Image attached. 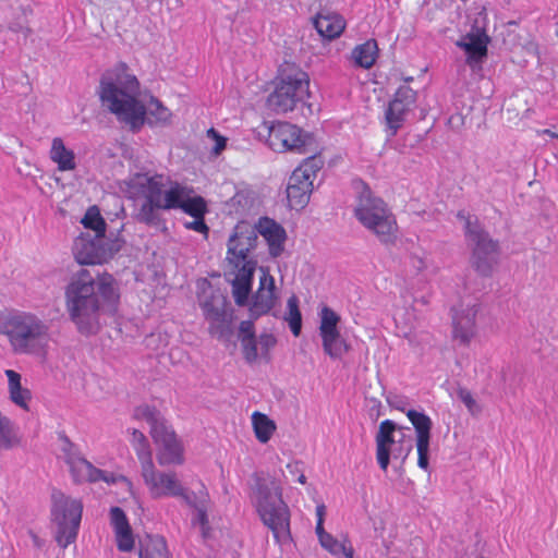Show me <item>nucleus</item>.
I'll list each match as a JSON object with an SVG mask.
<instances>
[{"label":"nucleus","mask_w":558,"mask_h":558,"mask_svg":"<svg viewBox=\"0 0 558 558\" xmlns=\"http://www.w3.org/2000/svg\"><path fill=\"white\" fill-rule=\"evenodd\" d=\"M140 83L131 74L125 63H120L107 80V102L110 111L120 123L132 132H138L146 120L148 124H167L171 121V111L160 100L151 97L146 107L137 98Z\"/></svg>","instance_id":"obj_1"},{"label":"nucleus","mask_w":558,"mask_h":558,"mask_svg":"<svg viewBox=\"0 0 558 558\" xmlns=\"http://www.w3.org/2000/svg\"><path fill=\"white\" fill-rule=\"evenodd\" d=\"M95 278L99 288L105 287V278L99 272L93 274L89 269H82L65 292L68 311L83 333H93L100 328Z\"/></svg>","instance_id":"obj_2"},{"label":"nucleus","mask_w":558,"mask_h":558,"mask_svg":"<svg viewBox=\"0 0 558 558\" xmlns=\"http://www.w3.org/2000/svg\"><path fill=\"white\" fill-rule=\"evenodd\" d=\"M0 333L8 338L14 353L37 354L48 343L49 327L35 314L15 312L1 318Z\"/></svg>","instance_id":"obj_3"},{"label":"nucleus","mask_w":558,"mask_h":558,"mask_svg":"<svg viewBox=\"0 0 558 558\" xmlns=\"http://www.w3.org/2000/svg\"><path fill=\"white\" fill-rule=\"evenodd\" d=\"M252 502L262 522L272 532L277 543L291 539L290 510L282 499L281 487L275 482L258 481Z\"/></svg>","instance_id":"obj_4"},{"label":"nucleus","mask_w":558,"mask_h":558,"mask_svg":"<svg viewBox=\"0 0 558 558\" xmlns=\"http://www.w3.org/2000/svg\"><path fill=\"white\" fill-rule=\"evenodd\" d=\"M356 219L384 244H393L398 238V223L387 204L376 197L366 185L360 192L354 209Z\"/></svg>","instance_id":"obj_5"},{"label":"nucleus","mask_w":558,"mask_h":558,"mask_svg":"<svg viewBox=\"0 0 558 558\" xmlns=\"http://www.w3.org/2000/svg\"><path fill=\"white\" fill-rule=\"evenodd\" d=\"M134 417L136 420H144L149 424V434L156 445L157 461L161 466L181 465L184 463L182 441L155 408L149 405L137 407L134 410Z\"/></svg>","instance_id":"obj_6"},{"label":"nucleus","mask_w":558,"mask_h":558,"mask_svg":"<svg viewBox=\"0 0 558 558\" xmlns=\"http://www.w3.org/2000/svg\"><path fill=\"white\" fill-rule=\"evenodd\" d=\"M308 89L307 73L295 64L287 63L279 70L275 89L269 94L267 105L276 113H287L294 110L298 102L308 96Z\"/></svg>","instance_id":"obj_7"},{"label":"nucleus","mask_w":558,"mask_h":558,"mask_svg":"<svg viewBox=\"0 0 558 558\" xmlns=\"http://www.w3.org/2000/svg\"><path fill=\"white\" fill-rule=\"evenodd\" d=\"M83 513V504L61 492H53L51 522L54 526V541L66 548L76 541Z\"/></svg>","instance_id":"obj_8"},{"label":"nucleus","mask_w":558,"mask_h":558,"mask_svg":"<svg viewBox=\"0 0 558 558\" xmlns=\"http://www.w3.org/2000/svg\"><path fill=\"white\" fill-rule=\"evenodd\" d=\"M458 218L464 221V233L473 246L472 265L477 272L483 276L490 275L494 265L497 264L499 254V245L497 241L489 238L488 233L484 231L477 220L472 221L469 215L464 211L458 213Z\"/></svg>","instance_id":"obj_9"},{"label":"nucleus","mask_w":558,"mask_h":558,"mask_svg":"<svg viewBox=\"0 0 558 558\" xmlns=\"http://www.w3.org/2000/svg\"><path fill=\"white\" fill-rule=\"evenodd\" d=\"M324 160L320 156L306 158L291 174L287 186V198L292 209L304 208L313 191V180L323 168Z\"/></svg>","instance_id":"obj_10"},{"label":"nucleus","mask_w":558,"mask_h":558,"mask_svg":"<svg viewBox=\"0 0 558 558\" xmlns=\"http://www.w3.org/2000/svg\"><path fill=\"white\" fill-rule=\"evenodd\" d=\"M141 475L151 498L180 497L186 504L192 505L187 490L175 472L158 471L153 463L141 470Z\"/></svg>","instance_id":"obj_11"},{"label":"nucleus","mask_w":558,"mask_h":558,"mask_svg":"<svg viewBox=\"0 0 558 558\" xmlns=\"http://www.w3.org/2000/svg\"><path fill=\"white\" fill-rule=\"evenodd\" d=\"M170 178L162 173H135L128 181V193L130 197H144L146 204L143 210L158 209L163 198L162 190L169 184Z\"/></svg>","instance_id":"obj_12"},{"label":"nucleus","mask_w":558,"mask_h":558,"mask_svg":"<svg viewBox=\"0 0 558 558\" xmlns=\"http://www.w3.org/2000/svg\"><path fill=\"white\" fill-rule=\"evenodd\" d=\"M396 429L397 425L395 422L385 420L380 422L378 433L375 437L376 460L383 471H387L391 456L395 459L401 458L404 460L412 449L410 445L404 447L403 438L399 440L395 439ZM402 437L404 436L402 435Z\"/></svg>","instance_id":"obj_13"},{"label":"nucleus","mask_w":558,"mask_h":558,"mask_svg":"<svg viewBox=\"0 0 558 558\" xmlns=\"http://www.w3.org/2000/svg\"><path fill=\"white\" fill-rule=\"evenodd\" d=\"M308 135L298 125L286 121H274L268 128V145L278 153H303Z\"/></svg>","instance_id":"obj_14"},{"label":"nucleus","mask_w":558,"mask_h":558,"mask_svg":"<svg viewBox=\"0 0 558 558\" xmlns=\"http://www.w3.org/2000/svg\"><path fill=\"white\" fill-rule=\"evenodd\" d=\"M62 453L75 483H95L104 478V472L85 459L78 448L66 438L63 441Z\"/></svg>","instance_id":"obj_15"},{"label":"nucleus","mask_w":558,"mask_h":558,"mask_svg":"<svg viewBox=\"0 0 558 558\" xmlns=\"http://www.w3.org/2000/svg\"><path fill=\"white\" fill-rule=\"evenodd\" d=\"M256 233L242 226H236L228 242L227 262L229 267L255 265L248 257V252L256 244Z\"/></svg>","instance_id":"obj_16"},{"label":"nucleus","mask_w":558,"mask_h":558,"mask_svg":"<svg viewBox=\"0 0 558 558\" xmlns=\"http://www.w3.org/2000/svg\"><path fill=\"white\" fill-rule=\"evenodd\" d=\"M415 101L416 92L408 85H402L396 90L385 111V120L390 135H396L403 125L407 113L414 106Z\"/></svg>","instance_id":"obj_17"},{"label":"nucleus","mask_w":558,"mask_h":558,"mask_svg":"<svg viewBox=\"0 0 558 558\" xmlns=\"http://www.w3.org/2000/svg\"><path fill=\"white\" fill-rule=\"evenodd\" d=\"M407 417L415 429V441L417 451V465L420 469L426 471L429 466V441L432 430V420L428 415L415 410H409Z\"/></svg>","instance_id":"obj_18"},{"label":"nucleus","mask_w":558,"mask_h":558,"mask_svg":"<svg viewBox=\"0 0 558 558\" xmlns=\"http://www.w3.org/2000/svg\"><path fill=\"white\" fill-rule=\"evenodd\" d=\"M74 256L81 265H102L105 235L82 233L74 242Z\"/></svg>","instance_id":"obj_19"},{"label":"nucleus","mask_w":558,"mask_h":558,"mask_svg":"<svg viewBox=\"0 0 558 558\" xmlns=\"http://www.w3.org/2000/svg\"><path fill=\"white\" fill-rule=\"evenodd\" d=\"M480 312V304L474 303L461 307L454 312L452 317V336L460 344L469 345L476 336V316Z\"/></svg>","instance_id":"obj_20"},{"label":"nucleus","mask_w":558,"mask_h":558,"mask_svg":"<svg viewBox=\"0 0 558 558\" xmlns=\"http://www.w3.org/2000/svg\"><path fill=\"white\" fill-rule=\"evenodd\" d=\"M255 265L229 267L227 276L232 287L234 302L239 306L246 305L252 291Z\"/></svg>","instance_id":"obj_21"},{"label":"nucleus","mask_w":558,"mask_h":558,"mask_svg":"<svg viewBox=\"0 0 558 558\" xmlns=\"http://www.w3.org/2000/svg\"><path fill=\"white\" fill-rule=\"evenodd\" d=\"M110 524L118 550L131 553L135 546V537L129 519L121 508L112 507L110 509Z\"/></svg>","instance_id":"obj_22"},{"label":"nucleus","mask_w":558,"mask_h":558,"mask_svg":"<svg viewBox=\"0 0 558 558\" xmlns=\"http://www.w3.org/2000/svg\"><path fill=\"white\" fill-rule=\"evenodd\" d=\"M256 230L267 242L269 254L272 257L280 256L287 240L284 228L269 217H260L256 223Z\"/></svg>","instance_id":"obj_23"},{"label":"nucleus","mask_w":558,"mask_h":558,"mask_svg":"<svg viewBox=\"0 0 558 558\" xmlns=\"http://www.w3.org/2000/svg\"><path fill=\"white\" fill-rule=\"evenodd\" d=\"M275 280L268 272H263L259 278V287L253 296L250 307L251 315L257 318L267 314L275 305Z\"/></svg>","instance_id":"obj_24"},{"label":"nucleus","mask_w":558,"mask_h":558,"mask_svg":"<svg viewBox=\"0 0 558 558\" xmlns=\"http://www.w3.org/2000/svg\"><path fill=\"white\" fill-rule=\"evenodd\" d=\"M318 34L328 40L339 37L345 28V21L338 14H318L314 19Z\"/></svg>","instance_id":"obj_25"},{"label":"nucleus","mask_w":558,"mask_h":558,"mask_svg":"<svg viewBox=\"0 0 558 558\" xmlns=\"http://www.w3.org/2000/svg\"><path fill=\"white\" fill-rule=\"evenodd\" d=\"M378 54L377 41L375 39H367L352 49L350 58L356 68L368 70L376 63Z\"/></svg>","instance_id":"obj_26"},{"label":"nucleus","mask_w":558,"mask_h":558,"mask_svg":"<svg viewBox=\"0 0 558 558\" xmlns=\"http://www.w3.org/2000/svg\"><path fill=\"white\" fill-rule=\"evenodd\" d=\"M192 193V189L179 183L178 181L170 180L168 184V190L165 192L163 198L158 209H181L182 204Z\"/></svg>","instance_id":"obj_27"},{"label":"nucleus","mask_w":558,"mask_h":558,"mask_svg":"<svg viewBox=\"0 0 558 558\" xmlns=\"http://www.w3.org/2000/svg\"><path fill=\"white\" fill-rule=\"evenodd\" d=\"M49 156L50 159L57 163L59 171H72L76 168L74 151L66 148L60 137L52 140Z\"/></svg>","instance_id":"obj_28"},{"label":"nucleus","mask_w":558,"mask_h":558,"mask_svg":"<svg viewBox=\"0 0 558 558\" xmlns=\"http://www.w3.org/2000/svg\"><path fill=\"white\" fill-rule=\"evenodd\" d=\"M8 388L11 401L24 410H28V403L32 399L31 391L23 388L21 384V375L13 371L7 369Z\"/></svg>","instance_id":"obj_29"},{"label":"nucleus","mask_w":558,"mask_h":558,"mask_svg":"<svg viewBox=\"0 0 558 558\" xmlns=\"http://www.w3.org/2000/svg\"><path fill=\"white\" fill-rule=\"evenodd\" d=\"M251 423L255 438L260 444H267L277 430L276 422L259 411L252 413Z\"/></svg>","instance_id":"obj_30"},{"label":"nucleus","mask_w":558,"mask_h":558,"mask_svg":"<svg viewBox=\"0 0 558 558\" xmlns=\"http://www.w3.org/2000/svg\"><path fill=\"white\" fill-rule=\"evenodd\" d=\"M130 442L140 461L141 470L154 463L150 445L141 430H132Z\"/></svg>","instance_id":"obj_31"},{"label":"nucleus","mask_w":558,"mask_h":558,"mask_svg":"<svg viewBox=\"0 0 558 558\" xmlns=\"http://www.w3.org/2000/svg\"><path fill=\"white\" fill-rule=\"evenodd\" d=\"M322 547L338 558H354V548L348 537L335 538L331 534L322 537Z\"/></svg>","instance_id":"obj_32"},{"label":"nucleus","mask_w":558,"mask_h":558,"mask_svg":"<svg viewBox=\"0 0 558 558\" xmlns=\"http://www.w3.org/2000/svg\"><path fill=\"white\" fill-rule=\"evenodd\" d=\"M140 558H171L166 539L148 535L141 546Z\"/></svg>","instance_id":"obj_33"},{"label":"nucleus","mask_w":558,"mask_h":558,"mask_svg":"<svg viewBox=\"0 0 558 558\" xmlns=\"http://www.w3.org/2000/svg\"><path fill=\"white\" fill-rule=\"evenodd\" d=\"M107 494L114 495L119 501L133 495L131 481L121 474H107Z\"/></svg>","instance_id":"obj_34"},{"label":"nucleus","mask_w":558,"mask_h":558,"mask_svg":"<svg viewBox=\"0 0 558 558\" xmlns=\"http://www.w3.org/2000/svg\"><path fill=\"white\" fill-rule=\"evenodd\" d=\"M320 338L324 352L331 359H340L350 350V345L340 332Z\"/></svg>","instance_id":"obj_35"},{"label":"nucleus","mask_w":558,"mask_h":558,"mask_svg":"<svg viewBox=\"0 0 558 558\" xmlns=\"http://www.w3.org/2000/svg\"><path fill=\"white\" fill-rule=\"evenodd\" d=\"M319 336H330L331 333L340 332L338 324L340 323V316L330 307L324 306L319 313Z\"/></svg>","instance_id":"obj_36"},{"label":"nucleus","mask_w":558,"mask_h":558,"mask_svg":"<svg viewBox=\"0 0 558 558\" xmlns=\"http://www.w3.org/2000/svg\"><path fill=\"white\" fill-rule=\"evenodd\" d=\"M81 223L85 229L93 230L95 234L105 235V219L100 214L98 206L94 205L88 207Z\"/></svg>","instance_id":"obj_37"},{"label":"nucleus","mask_w":558,"mask_h":558,"mask_svg":"<svg viewBox=\"0 0 558 558\" xmlns=\"http://www.w3.org/2000/svg\"><path fill=\"white\" fill-rule=\"evenodd\" d=\"M287 308L288 312L284 316V319L288 322L293 336L298 337L300 336L302 329V315L299 308V301L296 296L293 295L288 299Z\"/></svg>","instance_id":"obj_38"},{"label":"nucleus","mask_w":558,"mask_h":558,"mask_svg":"<svg viewBox=\"0 0 558 558\" xmlns=\"http://www.w3.org/2000/svg\"><path fill=\"white\" fill-rule=\"evenodd\" d=\"M181 210L193 218H201L207 213V204L199 195H189L182 204Z\"/></svg>","instance_id":"obj_39"},{"label":"nucleus","mask_w":558,"mask_h":558,"mask_svg":"<svg viewBox=\"0 0 558 558\" xmlns=\"http://www.w3.org/2000/svg\"><path fill=\"white\" fill-rule=\"evenodd\" d=\"M487 43L488 39L486 36H471L470 41L465 43L463 47L466 52L470 53L471 58L478 57L481 59L487 54Z\"/></svg>","instance_id":"obj_40"},{"label":"nucleus","mask_w":558,"mask_h":558,"mask_svg":"<svg viewBox=\"0 0 558 558\" xmlns=\"http://www.w3.org/2000/svg\"><path fill=\"white\" fill-rule=\"evenodd\" d=\"M201 494H202V506L197 507L196 521L201 525L203 536L206 537L209 532V521H208V517H207V512H206V508H205L204 504L208 499V493L204 486H203V490L201 492Z\"/></svg>","instance_id":"obj_41"},{"label":"nucleus","mask_w":558,"mask_h":558,"mask_svg":"<svg viewBox=\"0 0 558 558\" xmlns=\"http://www.w3.org/2000/svg\"><path fill=\"white\" fill-rule=\"evenodd\" d=\"M204 315L210 324H220L225 322L226 312L222 308L215 307L211 303L205 302L202 305Z\"/></svg>","instance_id":"obj_42"},{"label":"nucleus","mask_w":558,"mask_h":558,"mask_svg":"<svg viewBox=\"0 0 558 558\" xmlns=\"http://www.w3.org/2000/svg\"><path fill=\"white\" fill-rule=\"evenodd\" d=\"M459 399L463 402L471 414H475L480 411L476 400L472 392L465 388H460L458 391Z\"/></svg>","instance_id":"obj_43"},{"label":"nucleus","mask_w":558,"mask_h":558,"mask_svg":"<svg viewBox=\"0 0 558 558\" xmlns=\"http://www.w3.org/2000/svg\"><path fill=\"white\" fill-rule=\"evenodd\" d=\"M241 345H242L243 355H244L245 360L250 363L255 362L258 356L256 338L248 339V340H241Z\"/></svg>","instance_id":"obj_44"},{"label":"nucleus","mask_w":558,"mask_h":558,"mask_svg":"<svg viewBox=\"0 0 558 558\" xmlns=\"http://www.w3.org/2000/svg\"><path fill=\"white\" fill-rule=\"evenodd\" d=\"M207 137L215 141V146L213 147V153L215 155H220L221 151L227 146V138L220 135L214 128H210L206 132Z\"/></svg>","instance_id":"obj_45"},{"label":"nucleus","mask_w":558,"mask_h":558,"mask_svg":"<svg viewBox=\"0 0 558 558\" xmlns=\"http://www.w3.org/2000/svg\"><path fill=\"white\" fill-rule=\"evenodd\" d=\"M184 227L189 230H194L198 233H202L205 236H207L209 232V228L205 222V216H201V218H194L193 221L185 222Z\"/></svg>","instance_id":"obj_46"},{"label":"nucleus","mask_w":558,"mask_h":558,"mask_svg":"<svg viewBox=\"0 0 558 558\" xmlns=\"http://www.w3.org/2000/svg\"><path fill=\"white\" fill-rule=\"evenodd\" d=\"M240 341L255 339V327L252 320H243L240 324Z\"/></svg>","instance_id":"obj_47"},{"label":"nucleus","mask_w":558,"mask_h":558,"mask_svg":"<svg viewBox=\"0 0 558 558\" xmlns=\"http://www.w3.org/2000/svg\"><path fill=\"white\" fill-rule=\"evenodd\" d=\"M112 277L107 274V308L112 305L116 308V305L119 301V294L117 293L113 284H112Z\"/></svg>","instance_id":"obj_48"},{"label":"nucleus","mask_w":558,"mask_h":558,"mask_svg":"<svg viewBox=\"0 0 558 558\" xmlns=\"http://www.w3.org/2000/svg\"><path fill=\"white\" fill-rule=\"evenodd\" d=\"M258 342L263 353L268 354L269 350L276 345L277 339L271 333H263Z\"/></svg>","instance_id":"obj_49"},{"label":"nucleus","mask_w":558,"mask_h":558,"mask_svg":"<svg viewBox=\"0 0 558 558\" xmlns=\"http://www.w3.org/2000/svg\"><path fill=\"white\" fill-rule=\"evenodd\" d=\"M123 244H124V241L119 238H116L110 243L107 242V253H109L111 255L114 253H118L122 248Z\"/></svg>","instance_id":"obj_50"},{"label":"nucleus","mask_w":558,"mask_h":558,"mask_svg":"<svg viewBox=\"0 0 558 558\" xmlns=\"http://www.w3.org/2000/svg\"><path fill=\"white\" fill-rule=\"evenodd\" d=\"M316 534L318 536V539H319V543H322V537L324 535H329V533H327L325 530H324V522H322V520H317L316 522Z\"/></svg>","instance_id":"obj_51"},{"label":"nucleus","mask_w":558,"mask_h":558,"mask_svg":"<svg viewBox=\"0 0 558 558\" xmlns=\"http://www.w3.org/2000/svg\"><path fill=\"white\" fill-rule=\"evenodd\" d=\"M98 96H99V99L105 102V76H102L100 80H99V86H98Z\"/></svg>","instance_id":"obj_52"},{"label":"nucleus","mask_w":558,"mask_h":558,"mask_svg":"<svg viewBox=\"0 0 558 558\" xmlns=\"http://www.w3.org/2000/svg\"><path fill=\"white\" fill-rule=\"evenodd\" d=\"M325 514H326V507L324 505H318L316 507V517H317V520H322V522H324L325 520Z\"/></svg>","instance_id":"obj_53"},{"label":"nucleus","mask_w":558,"mask_h":558,"mask_svg":"<svg viewBox=\"0 0 558 558\" xmlns=\"http://www.w3.org/2000/svg\"><path fill=\"white\" fill-rule=\"evenodd\" d=\"M536 133L538 135H543V134H547L549 135L550 137H553V134H556L555 132L548 130V129H544V130H537Z\"/></svg>","instance_id":"obj_54"},{"label":"nucleus","mask_w":558,"mask_h":558,"mask_svg":"<svg viewBox=\"0 0 558 558\" xmlns=\"http://www.w3.org/2000/svg\"><path fill=\"white\" fill-rule=\"evenodd\" d=\"M298 482L302 485H304L306 483V476L301 472L299 477H298Z\"/></svg>","instance_id":"obj_55"},{"label":"nucleus","mask_w":558,"mask_h":558,"mask_svg":"<svg viewBox=\"0 0 558 558\" xmlns=\"http://www.w3.org/2000/svg\"><path fill=\"white\" fill-rule=\"evenodd\" d=\"M288 468H289V469H292V468H293L295 471H298V472H299V471H300V463H299V462H295V463H293V464H288Z\"/></svg>","instance_id":"obj_56"},{"label":"nucleus","mask_w":558,"mask_h":558,"mask_svg":"<svg viewBox=\"0 0 558 558\" xmlns=\"http://www.w3.org/2000/svg\"><path fill=\"white\" fill-rule=\"evenodd\" d=\"M413 78L412 77H408L405 78V82H411Z\"/></svg>","instance_id":"obj_57"},{"label":"nucleus","mask_w":558,"mask_h":558,"mask_svg":"<svg viewBox=\"0 0 558 558\" xmlns=\"http://www.w3.org/2000/svg\"><path fill=\"white\" fill-rule=\"evenodd\" d=\"M553 138H557L558 140V134H553Z\"/></svg>","instance_id":"obj_58"}]
</instances>
